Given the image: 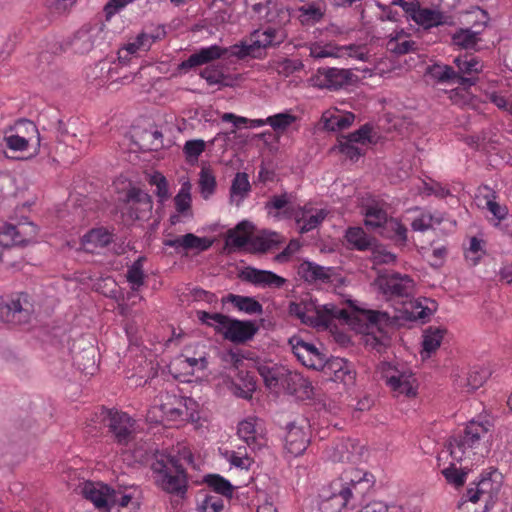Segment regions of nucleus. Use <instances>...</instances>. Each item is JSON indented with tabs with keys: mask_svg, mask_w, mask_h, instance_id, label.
Here are the masks:
<instances>
[{
	"mask_svg": "<svg viewBox=\"0 0 512 512\" xmlns=\"http://www.w3.org/2000/svg\"><path fill=\"white\" fill-rule=\"evenodd\" d=\"M454 64L458 69V71H456L458 75L465 79L456 81L457 83L461 84L466 82L472 84V82H470V79L465 76H472L478 74L482 69L480 61L476 57L471 55H465L464 57H456L454 59Z\"/></svg>",
	"mask_w": 512,
	"mask_h": 512,
	"instance_id": "473e14b6",
	"label": "nucleus"
},
{
	"mask_svg": "<svg viewBox=\"0 0 512 512\" xmlns=\"http://www.w3.org/2000/svg\"><path fill=\"white\" fill-rule=\"evenodd\" d=\"M136 422L127 413L108 411L107 427L114 441L123 447H128L135 439Z\"/></svg>",
	"mask_w": 512,
	"mask_h": 512,
	"instance_id": "9b49d317",
	"label": "nucleus"
},
{
	"mask_svg": "<svg viewBox=\"0 0 512 512\" xmlns=\"http://www.w3.org/2000/svg\"><path fill=\"white\" fill-rule=\"evenodd\" d=\"M502 484L503 475L498 470L493 469L482 473L479 481L471 484L467 489L465 494L467 500L461 503V507L469 509L470 505L479 503L480 512H487L498 500Z\"/></svg>",
	"mask_w": 512,
	"mask_h": 512,
	"instance_id": "423d86ee",
	"label": "nucleus"
},
{
	"mask_svg": "<svg viewBox=\"0 0 512 512\" xmlns=\"http://www.w3.org/2000/svg\"><path fill=\"white\" fill-rule=\"evenodd\" d=\"M125 201L132 219L144 218L153 207L150 195L137 187H132L127 191Z\"/></svg>",
	"mask_w": 512,
	"mask_h": 512,
	"instance_id": "aec40b11",
	"label": "nucleus"
},
{
	"mask_svg": "<svg viewBox=\"0 0 512 512\" xmlns=\"http://www.w3.org/2000/svg\"><path fill=\"white\" fill-rule=\"evenodd\" d=\"M442 474L448 483L456 487L462 486L466 481V472L457 469L454 463H451L449 467L443 469Z\"/></svg>",
	"mask_w": 512,
	"mask_h": 512,
	"instance_id": "052dcab7",
	"label": "nucleus"
},
{
	"mask_svg": "<svg viewBox=\"0 0 512 512\" xmlns=\"http://www.w3.org/2000/svg\"><path fill=\"white\" fill-rule=\"evenodd\" d=\"M346 239L357 250H368L373 247L372 239L360 227L349 228Z\"/></svg>",
	"mask_w": 512,
	"mask_h": 512,
	"instance_id": "37998d69",
	"label": "nucleus"
},
{
	"mask_svg": "<svg viewBox=\"0 0 512 512\" xmlns=\"http://www.w3.org/2000/svg\"><path fill=\"white\" fill-rule=\"evenodd\" d=\"M304 67L303 63L300 60L295 59H282L276 61L273 65L275 71L284 77H288L295 72L302 70Z\"/></svg>",
	"mask_w": 512,
	"mask_h": 512,
	"instance_id": "603ef678",
	"label": "nucleus"
},
{
	"mask_svg": "<svg viewBox=\"0 0 512 512\" xmlns=\"http://www.w3.org/2000/svg\"><path fill=\"white\" fill-rule=\"evenodd\" d=\"M433 225V216L429 213H422L420 216L415 218L412 223L411 227L414 231H426L430 229Z\"/></svg>",
	"mask_w": 512,
	"mask_h": 512,
	"instance_id": "774afa93",
	"label": "nucleus"
},
{
	"mask_svg": "<svg viewBox=\"0 0 512 512\" xmlns=\"http://www.w3.org/2000/svg\"><path fill=\"white\" fill-rule=\"evenodd\" d=\"M289 344L293 354L305 367L320 370L324 366L325 356L313 344L305 342L298 336L290 338Z\"/></svg>",
	"mask_w": 512,
	"mask_h": 512,
	"instance_id": "6ab92c4d",
	"label": "nucleus"
},
{
	"mask_svg": "<svg viewBox=\"0 0 512 512\" xmlns=\"http://www.w3.org/2000/svg\"><path fill=\"white\" fill-rule=\"evenodd\" d=\"M259 373L263 378V381L271 390H276L279 387H287L289 390L296 391V387H291V383L297 384L298 382L304 381L303 378L295 372L288 371L280 367H267L263 366L259 368Z\"/></svg>",
	"mask_w": 512,
	"mask_h": 512,
	"instance_id": "a211bd4d",
	"label": "nucleus"
},
{
	"mask_svg": "<svg viewBox=\"0 0 512 512\" xmlns=\"http://www.w3.org/2000/svg\"><path fill=\"white\" fill-rule=\"evenodd\" d=\"M222 121L224 122H232L236 127H239L240 125L250 123V127L252 128H258L262 127L264 125H268V122H266V119H247L245 117L236 116L233 113H224L221 117Z\"/></svg>",
	"mask_w": 512,
	"mask_h": 512,
	"instance_id": "680f3d73",
	"label": "nucleus"
},
{
	"mask_svg": "<svg viewBox=\"0 0 512 512\" xmlns=\"http://www.w3.org/2000/svg\"><path fill=\"white\" fill-rule=\"evenodd\" d=\"M351 443L349 441H340L335 444L329 455L333 462H350L352 461L353 454L349 450Z\"/></svg>",
	"mask_w": 512,
	"mask_h": 512,
	"instance_id": "6e6d98bb",
	"label": "nucleus"
},
{
	"mask_svg": "<svg viewBox=\"0 0 512 512\" xmlns=\"http://www.w3.org/2000/svg\"><path fill=\"white\" fill-rule=\"evenodd\" d=\"M151 470L157 487L172 495H185L188 488L187 474L182 463H179L174 455H157Z\"/></svg>",
	"mask_w": 512,
	"mask_h": 512,
	"instance_id": "20e7f679",
	"label": "nucleus"
},
{
	"mask_svg": "<svg viewBox=\"0 0 512 512\" xmlns=\"http://www.w3.org/2000/svg\"><path fill=\"white\" fill-rule=\"evenodd\" d=\"M372 128L363 125L357 131L338 138L339 151L352 161L359 159L364 154V147L371 142Z\"/></svg>",
	"mask_w": 512,
	"mask_h": 512,
	"instance_id": "ddd939ff",
	"label": "nucleus"
},
{
	"mask_svg": "<svg viewBox=\"0 0 512 512\" xmlns=\"http://www.w3.org/2000/svg\"><path fill=\"white\" fill-rule=\"evenodd\" d=\"M200 76L206 80L209 85H219V86H232L234 79L231 75L226 74L223 71V67L220 65H210L205 67Z\"/></svg>",
	"mask_w": 512,
	"mask_h": 512,
	"instance_id": "f704fd0d",
	"label": "nucleus"
},
{
	"mask_svg": "<svg viewBox=\"0 0 512 512\" xmlns=\"http://www.w3.org/2000/svg\"><path fill=\"white\" fill-rule=\"evenodd\" d=\"M16 47L15 37H0V61H6Z\"/></svg>",
	"mask_w": 512,
	"mask_h": 512,
	"instance_id": "338daca9",
	"label": "nucleus"
},
{
	"mask_svg": "<svg viewBox=\"0 0 512 512\" xmlns=\"http://www.w3.org/2000/svg\"><path fill=\"white\" fill-rule=\"evenodd\" d=\"M427 74L438 82H456L465 80L460 77L458 73L448 65L433 64L427 68Z\"/></svg>",
	"mask_w": 512,
	"mask_h": 512,
	"instance_id": "ea45409f",
	"label": "nucleus"
},
{
	"mask_svg": "<svg viewBox=\"0 0 512 512\" xmlns=\"http://www.w3.org/2000/svg\"><path fill=\"white\" fill-rule=\"evenodd\" d=\"M488 430L484 423L470 421L463 432L455 434L450 438L447 449L451 458L457 462L466 458L469 449L475 448Z\"/></svg>",
	"mask_w": 512,
	"mask_h": 512,
	"instance_id": "6e6552de",
	"label": "nucleus"
},
{
	"mask_svg": "<svg viewBox=\"0 0 512 512\" xmlns=\"http://www.w3.org/2000/svg\"><path fill=\"white\" fill-rule=\"evenodd\" d=\"M365 317L372 328L376 327L379 330H382L383 326L390 322V317L386 312L369 310L365 312Z\"/></svg>",
	"mask_w": 512,
	"mask_h": 512,
	"instance_id": "0e129e2a",
	"label": "nucleus"
},
{
	"mask_svg": "<svg viewBox=\"0 0 512 512\" xmlns=\"http://www.w3.org/2000/svg\"><path fill=\"white\" fill-rule=\"evenodd\" d=\"M206 143L202 139L188 140L184 144L183 152L188 162L197 161L199 156L205 151Z\"/></svg>",
	"mask_w": 512,
	"mask_h": 512,
	"instance_id": "4d7b16f0",
	"label": "nucleus"
},
{
	"mask_svg": "<svg viewBox=\"0 0 512 512\" xmlns=\"http://www.w3.org/2000/svg\"><path fill=\"white\" fill-rule=\"evenodd\" d=\"M289 314L303 324L324 328H328L334 319L347 320L349 318V313L345 309L332 304L319 306L309 294L291 302Z\"/></svg>",
	"mask_w": 512,
	"mask_h": 512,
	"instance_id": "7ed1b4c3",
	"label": "nucleus"
},
{
	"mask_svg": "<svg viewBox=\"0 0 512 512\" xmlns=\"http://www.w3.org/2000/svg\"><path fill=\"white\" fill-rule=\"evenodd\" d=\"M207 485L217 494H221L226 497H231L233 493V487L231 483L220 475L212 474L205 478Z\"/></svg>",
	"mask_w": 512,
	"mask_h": 512,
	"instance_id": "09e8293b",
	"label": "nucleus"
},
{
	"mask_svg": "<svg viewBox=\"0 0 512 512\" xmlns=\"http://www.w3.org/2000/svg\"><path fill=\"white\" fill-rule=\"evenodd\" d=\"M199 188L200 193L204 199L212 196L216 190V178L210 168H202L199 173Z\"/></svg>",
	"mask_w": 512,
	"mask_h": 512,
	"instance_id": "a18cd8bd",
	"label": "nucleus"
},
{
	"mask_svg": "<svg viewBox=\"0 0 512 512\" xmlns=\"http://www.w3.org/2000/svg\"><path fill=\"white\" fill-rule=\"evenodd\" d=\"M222 302L231 303L239 311H242L249 315L261 314L263 311L262 305L256 299L249 296H242L230 293L222 298Z\"/></svg>",
	"mask_w": 512,
	"mask_h": 512,
	"instance_id": "2f4dec72",
	"label": "nucleus"
},
{
	"mask_svg": "<svg viewBox=\"0 0 512 512\" xmlns=\"http://www.w3.org/2000/svg\"><path fill=\"white\" fill-rule=\"evenodd\" d=\"M478 41L477 33L470 29H461L453 36L454 44L464 49L474 48Z\"/></svg>",
	"mask_w": 512,
	"mask_h": 512,
	"instance_id": "864d4df0",
	"label": "nucleus"
},
{
	"mask_svg": "<svg viewBox=\"0 0 512 512\" xmlns=\"http://www.w3.org/2000/svg\"><path fill=\"white\" fill-rule=\"evenodd\" d=\"M310 56L316 59L339 58V45L332 42H313L309 46Z\"/></svg>",
	"mask_w": 512,
	"mask_h": 512,
	"instance_id": "79ce46f5",
	"label": "nucleus"
},
{
	"mask_svg": "<svg viewBox=\"0 0 512 512\" xmlns=\"http://www.w3.org/2000/svg\"><path fill=\"white\" fill-rule=\"evenodd\" d=\"M104 24L95 23L81 27L71 40L72 49L79 54L90 52L104 40Z\"/></svg>",
	"mask_w": 512,
	"mask_h": 512,
	"instance_id": "f3484780",
	"label": "nucleus"
},
{
	"mask_svg": "<svg viewBox=\"0 0 512 512\" xmlns=\"http://www.w3.org/2000/svg\"><path fill=\"white\" fill-rule=\"evenodd\" d=\"M273 25L274 26H269L265 29L261 28L255 30L249 40L242 41L230 47L211 45L201 48L191 54L179 67L182 70H188L220 58L225 60H232V58L242 60L246 57H259L263 48L281 42L280 30L276 28L277 25Z\"/></svg>",
	"mask_w": 512,
	"mask_h": 512,
	"instance_id": "f257e3e1",
	"label": "nucleus"
},
{
	"mask_svg": "<svg viewBox=\"0 0 512 512\" xmlns=\"http://www.w3.org/2000/svg\"><path fill=\"white\" fill-rule=\"evenodd\" d=\"M203 512H223L224 501L216 495H208L202 504Z\"/></svg>",
	"mask_w": 512,
	"mask_h": 512,
	"instance_id": "69168bd1",
	"label": "nucleus"
},
{
	"mask_svg": "<svg viewBox=\"0 0 512 512\" xmlns=\"http://www.w3.org/2000/svg\"><path fill=\"white\" fill-rule=\"evenodd\" d=\"M148 182L156 187V195L160 202L166 201L170 197L167 179L159 172L149 176Z\"/></svg>",
	"mask_w": 512,
	"mask_h": 512,
	"instance_id": "5fc2aeb1",
	"label": "nucleus"
},
{
	"mask_svg": "<svg viewBox=\"0 0 512 512\" xmlns=\"http://www.w3.org/2000/svg\"><path fill=\"white\" fill-rule=\"evenodd\" d=\"M298 275L307 282H327L331 277V269L316 263L304 261L298 266Z\"/></svg>",
	"mask_w": 512,
	"mask_h": 512,
	"instance_id": "c756f323",
	"label": "nucleus"
},
{
	"mask_svg": "<svg viewBox=\"0 0 512 512\" xmlns=\"http://www.w3.org/2000/svg\"><path fill=\"white\" fill-rule=\"evenodd\" d=\"M238 435L253 449L265 444L262 423L255 417H248L238 424Z\"/></svg>",
	"mask_w": 512,
	"mask_h": 512,
	"instance_id": "5701e85b",
	"label": "nucleus"
},
{
	"mask_svg": "<svg viewBox=\"0 0 512 512\" xmlns=\"http://www.w3.org/2000/svg\"><path fill=\"white\" fill-rule=\"evenodd\" d=\"M254 226L248 221H242L234 229L228 231L227 245L234 248L244 247L253 233Z\"/></svg>",
	"mask_w": 512,
	"mask_h": 512,
	"instance_id": "72a5a7b5",
	"label": "nucleus"
},
{
	"mask_svg": "<svg viewBox=\"0 0 512 512\" xmlns=\"http://www.w3.org/2000/svg\"><path fill=\"white\" fill-rule=\"evenodd\" d=\"M112 489L101 482H84L81 488L83 497L91 501L96 508L103 511L109 510V500Z\"/></svg>",
	"mask_w": 512,
	"mask_h": 512,
	"instance_id": "b1692460",
	"label": "nucleus"
},
{
	"mask_svg": "<svg viewBox=\"0 0 512 512\" xmlns=\"http://www.w3.org/2000/svg\"><path fill=\"white\" fill-rule=\"evenodd\" d=\"M417 45L403 30L391 33L386 42L387 50L398 55L415 51Z\"/></svg>",
	"mask_w": 512,
	"mask_h": 512,
	"instance_id": "c85d7f7f",
	"label": "nucleus"
},
{
	"mask_svg": "<svg viewBox=\"0 0 512 512\" xmlns=\"http://www.w3.org/2000/svg\"><path fill=\"white\" fill-rule=\"evenodd\" d=\"M145 261L146 258L141 256L127 270L126 278L133 290H138L145 282L146 275L143 269Z\"/></svg>",
	"mask_w": 512,
	"mask_h": 512,
	"instance_id": "c03bdc74",
	"label": "nucleus"
},
{
	"mask_svg": "<svg viewBox=\"0 0 512 512\" xmlns=\"http://www.w3.org/2000/svg\"><path fill=\"white\" fill-rule=\"evenodd\" d=\"M387 213L378 204L368 205L365 209V225L371 229L381 228L389 223Z\"/></svg>",
	"mask_w": 512,
	"mask_h": 512,
	"instance_id": "a19ab883",
	"label": "nucleus"
},
{
	"mask_svg": "<svg viewBox=\"0 0 512 512\" xmlns=\"http://www.w3.org/2000/svg\"><path fill=\"white\" fill-rule=\"evenodd\" d=\"M445 334L446 329L442 327L430 326L424 330L421 351L423 359L430 357L440 347Z\"/></svg>",
	"mask_w": 512,
	"mask_h": 512,
	"instance_id": "7c9ffc66",
	"label": "nucleus"
},
{
	"mask_svg": "<svg viewBox=\"0 0 512 512\" xmlns=\"http://www.w3.org/2000/svg\"><path fill=\"white\" fill-rule=\"evenodd\" d=\"M484 93L486 99L493 103L498 109L512 115V98H508L504 95L502 90L497 91L493 88H487Z\"/></svg>",
	"mask_w": 512,
	"mask_h": 512,
	"instance_id": "de8ad7c7",
	"label": "nucleus"
},
{
	"mask_svg": "<svg viewBox=\"0 0 512 512\" xmlns=\"http://www.w3.org/2000/svg\"><path fill=\"white\" fill-rule=\"evenodd\" d=\"M192 185L189 181L181 185L180 190L174 197L175 209L182 216H192Z\"/></svg>",
	"mask_w": 512,
	"mask_h": 512,
	"instance_id": "e433bc0d",
	"label": "nucleus"
},
{
	"mask_svg": "<svg viewBox=\"0 0 512 512\" xmlns=\"http://www.w3.org/2000/svg\"><path fill=\"white\" fill-rule=\"evenodd\" d=\"M372 485L373 476L370 473L355 468L345 470L340 477L323 489L320 508L323 512L353 509L356 500L362 498Z\"/></svg>",
	"mask_w": 512,
	"mask_h": 512,
	"instance_id": "f03ea898",
	"label": "nucleus"
},
{
	"mask_svg": "<svg viewBox=\"0 0 512 512\" xmlns=\"http://www.w3.org/2000/svg\"><path fill=\"white\" fill-rule=\"evenodd\" d=\"M198 320L214 329L224 339L241 344L251 340L258 331V326L250 320H238L221 313H209L198 310Z\"/></svg>",
	"mask_w": 512,
	"mask_h": 512,
	"instance_id": "39448f33",
	"label": "nucleus"
},
{
	"mask_svg": "<svg viewBox=\"0 0 512 512\" xmlns=\"http://www.w3.org/2000/svg\"><path fill=\"white\" fill-rule=\"evenodd\" d=\"M240 276L242 280L263 288H281L286 283L285 278L271 271L259 270L252 267L245 268Z\"/></svg>",
	"mask_w": 512,
	"mask_h": 512,
	"instance_id": "393cba45",
	"label": "nucleus"
},
{
	"mask_svg": "<svg viewBox=\"0 0 512 512\" xmlns=\"http://www.w3.org/2000/svg\"><path fill=\"white\" fill-rule=\"evenodd\" d=\"M112 235L104 228L92 229L83 236L82 243L86 250L93 252L110 244Z\"/></svg>",
	"mask_w": 512,
	"mask_h": 512,
	"instance_id": "c9c22d12",
	"label": "nucleus"
},
{
	"mask_svg": "<svg viewBox=\"0 0 512 512\" xmlns=\"http://www.w3.org/2000/svg\"><path fill=\"white\" fill-rule=\"evenodd\" d=\"M310 442L308 427L291 424L285 438L288 453L297 457L303 454Z\"/></svg>",
	"mask_w": 512,
	"mask_h": 512,
	"instance_id": "a878e982",
	"label": "nucleus"
},
{
	"mask_svg": "<svg viewBox=\"0 0 512 512\" xmlns=\"http://www.w3.org/2000/svg\"><path fill=\"white\" fill-rule=\"evenodd\" d=\"M327 379L335 382H342L345 385L353 383L355 373L351 369L350 364L343 358H332L326 360L324 358V366L320 368Z\"/></svg>",
	"mask_w": 512,
	"mask_h": 512,
	"instance_id": "4be33fe9",
	"label": "nucleus"
},
{
	"mask_svg": "<svg viewBox=\"0 0 512 512\" xmlns=\"http://www.w3.org/2000/svg\"><path fill=\"white\" fill-rule=\"evenodd\" d=\"M132 505V509H135L136 503L133 502L131 495L122 493L120 491L112 490L109 500V510L111 512L114 508H129Z\"/></svg>",
	"mask_w": 512,
	"mask_h": 512,
	"instance_id": "13d9d810",
	"label": "nucleus"
},
{
	"mask_svg": "<svg viewBox=\"0 0 512 512\" xmlns=\"http://www.w3.org/2000/svg\"><path fill=\"white\" fill-rule=\"evenodd\" d=\"M247 12L251 18L265 23L281 25L287 13L274 0H245Z\"/></svg>",
	"mask_w": 512,
	"mask_h": 512,
	"instance_id": "4468645a",
	"label": "nucleus"
},
{
	"mask_svg": "<svg viewBox=\"0 0 512 512\" xmlns=\"http://www.w3.org/2000/svg\"><path fill=\"white\" fill-rule=\"evenodd\" d=\"M163 243L168 247L197 250L199 252L207 250L212 245V241L208 238H201L192 233L178 236L173 239H165Z\"/></svg>",
	"mask_w": 512,
	"mask_h": 512,
	"instance_id": "cd10ccee",
	"label": "nucleus"
},
{
	"mask_svg": "<svg viewBox=\"0 0 512 512\" xmlns=\"http://www.w3.org/2000/svg\"><path fill=\"white\" fill-rule=\"evenodd\" d=\"M250 189L251 186L248 180V175L246 173H237L230 188L231 202L238 206L242 200L247 197Z\"/></svg>",
	"mask_w": 512,
	"mask_h": 512,
	"instance_id": "4c0bfd02",
	"label": "nucleus"
},
{
	"mask_svg": "<svg viewBox=\"0 0 512 512\" xmlns=\"http://www.w3.org/2000/svg\"><path fill=\"white\" fill-rule=\"evenodd\" d=\"M289 203L290 201L287 193L274 195L266 203V209L268 213L274 217L277 212H283L286 208L292 207Z\"/></svg>",
	"mask_w": 512,
	"mask_h": 512,
	"instance_id": "bf43d9fd",
	"label": "nucleus"
},
{
	"mask_svg": "<svg viewBox=\"0 0 512 512\" xmlns=\"http://www.w3.org/2000/svg\"><path fill=\"white\" fill-rule=\"evenodd\" d=\"M296 120L297 117L289 112L278 113L266 118L268 125H270L275 131L286 130Z\"/></svg>",
	"mask_w": 512,
	"mask_h": 512,
	"instance_id": "3c124183",
	"label": "nucleus"
},
{
	"mask_svg": "<svg viewBox=\"0 0 512 512\" xmlns=\"http://www.w3.org/2000/svg\"><path fill=\"white\" fill-rule=\"evenodd\" d=\"M4 142L6 147L12 151L24 152L32 147L37 153L41 139L38 128L32 121L19 120L6 131Z\"/></svg>",
	"mask_w": 512,
	"mask_h": 512,
	"instance_id": "1a4fd4ad",
	"label": "nucleus"
},
{
	"mask_svg": "<svg viewBox=\"0 0 512 512\" xmlns=\"http://www.w3.org/2000/svg\"><path fill=\"white\" fill-rule=\"evenodd\" d=\"M351 72L338 68H319L308 83L319 89L338 90L351 80Z\"/></svg>",
	"mask_w": 512,
	"mask_h": 512,
	"instance_id": "dca6fc26",
	"label": "nucleus"
},
{
	"mask_svg": "<svg viewBox=\"0 0 512 512\" xmlns=\"http://www.w3.org/2000/svg\"><path fill=\"white\" fill-rule=\"evenodd\" d=\"M328 213L326 209L305 204L304 206L288 207L283 212H277L274 218L277 220L294 219L299 233L305 234L318 228Z\"/></svg>",
	"mask_w": 512,
	"mask_h": 512,
	"instance_id": "9d476101",
	"label": "nucleus"
},
{
	"mask_svg": "<svg viewBox=\"0 0 512 512\" xmlns=\"http://www.w3.org/2000/svg\"><path fill=\"white\" fill-rule=\"evenodd\" d=\"M371 260L373 264H391L396 261V255L382 246L372 247Z\"/></svg>",
	"mask_w": 512,
	"mask_h": 512,
	"instance_id": "e2e57ef3",
	"label": "nucleus"
},
{
	"mask_svg": "<svg viewBox=\"0 0 512 512\" xmlns=\"http://www.w3.org/2000/svg\"><path fill=\"white\" fill-rule=\"evenodd\" d=\"M410 17L418 25L424 29H431L433 27L452 25L453 19L451 16L441 12L437 9L423 8L418 3L412 11Z\"/></svg>",
	"mask_w": 512,
	"mask_h": 512,
	"instance_id": "412c9836",
	"label": "nucleus"
},
{
	"mask_svg": "<svg viewBox=\"0 0 512 512\" xmlns=\"http://www.w3.org/2000/svg\"><path fill=\"white\" fill-rule=\"evenodd\" d=\"M487 373L482 370H471L466 378L460 379L458 386L465 392H472L481 387L486 381Z\"/></svg>",
	"mask_w": 512,
	"mask_h": 512,
	"instance_id": "49530a36",
	"label": "nucleus"
},
{
	"mask_svg": "<svg viewBox=\"0 0 512 512\" xmlns=\"http://www.w3.org/2000/svg\"><path fill=\"white\" fill-rule=\"evenodd\" d=\"M393 397L410 399L417 396L418 382L414 374L407 369H399L390 363H381L377 370Z\"/></svg>",
	"mask_w": 512,
	"mask_h": 512,
	"instance_id": "0eeeda50",
	"label": "nucleus"
},
{
	"mask_svg": "<svg viewBox=\"0 0 512 512\" xmlns=\"http://www.w3.org/2000/svg\"><path fill=\"white\" fill-rule=\"evenodd\" d=\"M354 120L355 116L353 113L330 108L323 112L320 124L327 131L336 132L350 127Z\"/></svg>",
	"mask_w": 512,
	"mask_h": 512,
	"instance_id": "bb28decb",
	"label": "nucleus"
},
{
	"mask_svg": "<svg viewBox=\"0 0 512 512\" xmlns=\"http://www.w3.org/2000/svg\"><path fill=\"white\" fill-rule=\"evenodd\" d=\"M379 289L388 299L411 298L415 292L412 278L399 273L380 275L377 278Z\"/></svg>",
	"mask_w": 512,
	"mask_h": 512,
	"instance_id": "f8f14e48",
	"label": "nucleus"
},
{
	"mask_svg": "<svg viewBox=\"0 0 512 512\" xmlns=\"http://www.w3.org/2000/svg\"><path fill=\"white\" fill-rule=\"evenodd\" d=\"M31 314L29 296L17 294L5 304L0 305V319L5 323L22 324L28 322Z\"/></svg>",
	"mask_w": 512,
	"mask_h": 512,
	"instance_id": "2eb2a0df",
	"label": "nucleus"
},
{
	"mask_svg": "<svg viewBox=\"0 0 512 512\" xmlns=\"http://www.w3.org/2000/svg\"><path fill=\"white\" fill-rule=\"evenodd\" d=\"M339 58L351 57L359 61L366 62L370 58V54L366 45L350 44L339 46Z\"/></svg>",
	"mask_w": 512,
	"mask_h": 512,
	"instance_id": "8fccbe9b",
	"label": "nucleus"
},
{
	"mask_svg": "<svg viewBox=\"0 0 512 512\" xmlns=\"http://www.w3.org/2000/svg\"><path fill=\"white\" fill-rule=\"evenodd\" d=\"M324 16V9L321 4L312 2L299 7L298 19L303 25H314Z\"/></svg>",
	"mask_w": 512,
	"mask_h": 512,
	"instance_id": "58836bf2",
	"label": "nucleus"
}]
</instances>
